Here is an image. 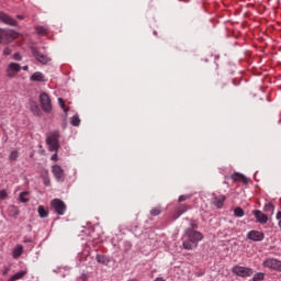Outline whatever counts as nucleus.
I'll list each match as a JSON object with an SVG mask.
<instances>
[{
	"label": "nucleus",
	"mask_w": 281,
	"mask_h": 281,
	"mask_svg": "<svg viewBox=\"0 0 281 281\" xmlns=\"http://www.w3.org/2000/svg\"><path fill=\"white\" fill-rule=\"evenodd\" d=\"M184 235L187 239L183 240L182 247L183 249H187V250L196 249V247H199L200 240L203 238V233L199 231H192V228L186 229Z\"/></svg>",
	"instance_id": "nucleus-1"
},
{
	"label": "nucleus",
	"mask_w": 281,
	"mask_h": 281,
	"mask_svg": "<svg viewBox=\"0 0 281 281\" xmlns=\"http://www.w3.org/2000/svg\"><path fill=\"white\" fill-rule=\"evenodd\" d=\"M58 104H59L60 109H63L65 115L67 116V113H69V108H67V105H65V100H63V98H58Z\"/></svg>",
	"instance_id": "nucleus-28"
},
{
	"label": "nucleus",
	"mask_w": 281,
	"mask_h": 281,
	"mask_svg": "<svg viewBox=\"0 0 281 281\" xmlns=\"http://www.w3.org/2000/svg\"><path fill=\"white\" fill-rule=\"evenodd\" d=\"M10 161H16L19 159V151L12 150L9 156Z\"/></svg>",
	"instance_id": "nucleus-31"
},
{
	"label": "nucleus",
	"mask_w": 281,
	"mask_h": 281,
	"mask_svg": "<svg viewBox=\"0 0 281 281\" xmlns=\"http://www.w3.org/2000/svg\"><path fill=\"white\" fill-rule=\"evenodd\" d=\"M159 214H161V209H159V207L151 209V211H150L151 216H159Z\"/></svg>",
	"instance_id": "nucleus-33"
},
{
	"label": "nucleus",
	"mask_w": 281,
	"mask_h": 281,
	"mask_svg": "<svg viewBox=\"0 0 281 281\" xmlns=\"http://www.w3.org/2000/svg\"><path fill=\"white\" fill-rule=\"evenodd\" d=\"M5 199H8V191L1 190L0 191V200L5 201Z\"/></svg>",
	"instance_id": "nucleus-35"
},
{
	"label": "nucleus",
	"mask_w": 281,
	"mask_h": 281,
	"mask_svg": "<svg viewBox=\"0 0 281 281\" xmlns=\"http://www.w3.org/2000/svg\"><path fill=\"white\" fill-rule=\"evenodd\" d=\"M31 52L34 58L37 60V63H41L42 65H47V63L52 60V58L47 57V55L41 54V52H38V48L34 46L31 47Z\"/></svg>",
	"instance_id": "nucleus-7"
},
{
	"label": "nucleus",
	"mask_w": 281,
	"mask_h": 281,
	"mask_svg": "<svg viewBox=\"0 0 281 281\" xmlns=\"http://www.w3.org/2000/svg\"><path fill=\"white\" fill-rule=\"evenodd\" d=\"M227 198L225 195H216V193H212V205L221 210L225 204V200Z\"/></svg>",
	"instance_id": "nucleus-11"
},
{
	"label": "nucleus",
	"mask_w": 281,
	"mask_h": 281,
	"mask_svg": "<svg viewBox=\"0 0 281 281\" xmlns=\"http://www.w3.org/2000/svg\"><path fill=\"white\" fill-rule=\"evenodd\" d=\"M42 179H43L44 186H46V187L52 186V180L49 179V171L46 170V171L42 175Z\"/></svg>",
	"instance_id": "nucleus-24"
},
{
	"label": "nucleus",
	"mask_w": 281,
	"mask_h": 281,
	"mask_svg": "<svg viewBox=\"0 0 281 281\" xmlns=\"http://www.w3.org/2000/svg\"><path fill=\"white\" fill-rule=\"evenodd\" d=\"M187 229H192V232H196L195 229H199V224L196 223V221H191L190 227Z\"/></svg>",
	"instance_id": "nucleus-34"
},
{
	"label": "nucleus",
	"mask_w": 281,
	"mask_h": 281,
	"mask_svg": "<svg viewBox=\"0 0 281 281\" xmlns=\"http://www.w3.org/2000/svg\"><path fill=\"white\" fill-rule=\"evenodd\" d=\"M35 30L41 36H45V34H47V29H45L44 26H37L35 27Z\"/></svg>",
	"instance_id": "nucleus-32"
},
{
	"label": "nucleus",
	"mask_w": 281,
	"mask_h": 281,
	"mask_svg": "<svg viewBox=\"0 0 281 281\" xmlns=\"http://www.w3.org/2000/svg\"><path fill=\"white\" fill-rule=\"evenodd\" d=\"M252 214L257 220V223H260L261 225H266V223H268L269 221V217L267 216V214L262 213V211L260 210L252 211Z\"/></svg>",
	"instance_id": "nucleus-14"
},
{
	"label": "nucleus",
	"mask_w": 281,
	"mask_h": 281,
	"mask_svg": "<svg viewBox=\"0 0 281 281\" xmlns=\"http://www.w3.org/2000/svg\"><path fill=\"white\" fill-rule=\"evenodd\" d=\"M7 281H15V280H14V278H13V277H11V278H10L9 280H7Z\"/></svg>",
	"instance_id": "nucleus-43"
},
{
	"label": "nucleus",
	"mask_w": 281,
	"mask_h": 281,
	"mask_svg": "<svg viewBox=\"0 0 281 281\" xmlns=\"http://www.w3.org/2000/svg\"><path fill=\"white\" fill-rule=\"evenodd\" d=\"M50 207L54 210L55 214L63 216L67 212V204L60 199H54L50 201Z\"/></svg>",
	"instance_id": "nucleus-5"
},
{
	"label": "nucleus",
	"mask_w": 281,
	"mask_h": 281,
	"mask_svg": "<svg viewBox=\"0 0 281 281\" xmlns=\"http://www.w3.org/2000/svg\"><path fill=\"white\" fill-rule=\"evenodd\" d=\"M263 211L266 212V214H268L269 216H273V212H276V206L273 205V203L269 202L266 203L263 206Z\"/></svg>",
	"instance_id": "nucleus-21"
},
{
	"label": "nucleus",
	"mask_w": 281,
	"mask_h": 281,
	"mask_svg": "<svg viewBox=\"0 0 281 281\" xmlns=\"http://www.w3.org/2000/svg\"><path fill=\"white\" fill-rule=\"evenodd\" d=\"M30 80L31 82H45V75L41 71H36L30 77Z\"/></svg>",
	"instance_id": "nucleus-18"
},
{
	"label": "nucleus",
	"mask_w": 281,
	"mask_h": 281,
	"mask_svg": "<svg viewBox=\"0 0 281 281\" xmlns=\"http://www.w3.org/2000/svg\"><path fill=\"white\" fill-rule=\"evenodd\" d=\"M60 133L58 131L50 132V134L46 138V144L48 146L49 153H58V148H60Z\"/></svg>",
	"instance_id": "nucleus-2"
},
{
	"label": "nucleus",
	"mask_w": 281,
	"mask_h": 281,
	"mask_svg": "<svg viewBox=\"0 0 281 281\" xmlns=\"http://www.w3.org/2000/svg\"><path fill=\"white\" fill-rule=\"evenodd\" d=\"M97 262H99V265H109V262H111V259H109V257L104 256V255H97L95 257Z\"/></svg>",
	"instance_id": "nucleus-23"
},
{
	"label": "nucleus",
	"mask_w": 281,
	"mask_h": 281,
	"mask_svg": "<svg viewBox=\"0 0 281 281\" xmlns=\"http://www.w3.org/2000/svg\"><path fill=\"white\" fill-rule=\"evenodd\" d=\"M18 19L23 20V15H18Z\"/></svg>",
	"instance_id": "nucleus-44"
},
{
	"label": "nucleus",
	"mask_w": 281,
	"mask_h": 281,
	"mask_svg": "<svg viewBox=\"0 0 281 281\" xmlns=\"http://www.w3.org/2000/svg\"><path fill=\"white\" fill-rule=\"evenodd\" d=\"M0 22L4 23V25H11V27H16L18 25L16 20L4 12H0Z\"/></svg>",
	"instance_id": "nucleus-10"
},
{
	"label": "nucleus",
	"mask_w": 281,
	"mask_h": 281,
	"mask_svg": "<svg viewBox=\"0 0 281 281\" xmlns=\"http://www.w3.org/2000/svg\"><path fill=\"white\" fill-rule=\"evenodd\" d=\"M40 103L44 113H52V99H49V94L46 92L41 93Z\"/></svg>",
	"instance_id": "nucleus-6"
},
{
	"label": "nucleus",
	"mask_w": 281,
	"mask_h": 281,
	"mask_svg": "<svg viewBox=\"0 0 281 281\" xmlns=\"http://www.w3.org/2000/svg\"><path fill=\"white\" fill-rule=\"evenodd\" d=\"M50 159H52V161H58V151H55V154H53Z\"/></svg>",
	"instance_id": "nucleus-37"
},
{
	"label": "nucleus",
	"mask_w": 281,
	"mask_h": 281,
	"mask_svg": "<svg viewBox=\"0 0 281 281\" xmlns=\"http://www.w3.org/2000/svg\"><path fill=\"white\" fill-rule=\"evenodd\" d=\"M52 172L57 181H65V170H63V167H60L59 165H53Z\"/></svg>",
	"instance_id": "nucleus-8"
},
{
	"label": "nucleus",
	"mask_w": 281,
	"mask_h": 281,
	"mask_svg": "<svg viewBox=\"0 0 281 281\" xmlns=\"http://www.w3.org/2000/svg\"><path fill=\"white\" fill-rule=\"evenodd\" d=\"M19 38V33L14 30L0 29V45H10L13 41Z\"/></svg>",
	"instance_id": "nucleus-3"
},
{
	"label": "nucleus",
	"mask_w": 281,
	"mask_h": 281,
	"mask_svg": "<svg viewBox=\"0 0 281 281\" xmlns=\"http://www.w3.org/2000/svg\"><path fill=\"white\" fill-rule=\"evenodd\" d=\"M70 124H71L72 126H80V116H78V114H75V115L71 117Z\"/></svg>",
	"instance_id": "nucleus-29"
},
{
	"label": "nucleus",
	"mask_w": 281,
	"mask_h": 281,
	"mask_svg": "<svg viewBox=\"0 0 281 281\" xmlns=\"http://www.w3.org/2000/svg\"><path fill=\"white\" fill-rule=\"evenodd\" d=\"M37 213L40 218H47V216H49V211L47 209H45V206L40 205L37 207Z\"/></svg>",
	"instance_id": "nucleus-22"
},
{
	"label": "nucleus",
	"mask_w": 281,
	"mask_h": 281,
	"mask_svg": "<svg viewBox=\"0 0 281 281\" xmlns=\"http://www.w3.org/2000/svg\"><path fill=\"white\" fill-rule=\"evenodd\" d=\"M188 199H190V195H180L178 198V202L179 203H183V201H188Z\"/></svg>",
	"instance_id": "nucleus-36"
},
{
	"label": "nucleus",
	"mask_w": 281,
	"mask_h": 281,
	"mask_svg": "<svg viewBox=\"0 0 281 281\" xmlns=\"http://www.w3.org/2000/svg\"><path fill=\"white\" fill-rule=\"evenodd\" d=\"M234 216H236V218H243V216H245V210H243L240 206L235 207Z\"/></svg>",
	"instance_id": "nucleus-26"
},
{
	"label": "nucleus",
	"mask_w": 281,
	"mask_h": 281,
	"mask_svg": "<svg viewBox=\"0 0 281 281\" xmlns=\"http://www.w3.org/2000/svg\"><path fill=\"white\" fill-rule=\"evenodd\" d=\"M29 104H30L31 111L33 112V115H37L38 117L43 115V113L41 112V108H38V103L36 101L30 100Z\"/></svg>",
	"instance_id": "nucleus-17"
},
{
	"label": "nucleus",
	"mask_w": 281,
	"mask_h": 281,
	"mask_svg": "<svg viewBox=\"0 0 281 281\" xmlns=\"http://www.w3.org/2000/svg\"><path fill=\"white\" fill-rule=\"evenodd\" d=\"M25 276H27V271L25 270H21L19 272H16L15 274H13L11 278H13V280H21L23 278H25Z\"/></svg>",
	"instance_id": "nucleus-27"
},
{
	"label": "nucleus",
	"mask_w": 281,
	"mask_h": 281,
	"mask_svg": "<svg viewBox=\"0 0 281 281\" xmlns=\"http://www.w3.org/2000/svg\"><path fill=\"white\" fill-rule=\"evenodd\" d=\"M252 281H262L265 280V272H257L254 274Z\"/></svg>",
	"instance_id": "nucleus-30"
},
{
	"label": "nucleus",
	"mask_w": 281,
	"mask_h": 281,
	"mask_svg": "<svg viewBox=\"0 0 281 281\" xmlns=\"http://www.w3.org/2000/svg\"><path fill=\"white\" fill-rule=\"evenodd\" d=\"M277 221H281V211H278L277 213Z\"/></svg>",
	"instance_id": "nucleus-40"
},
{
	"label": "nucleus",
	"mask_w": 281,
	"mask_h": 281,
	"mask_svg": "<svg viewBox=\"0 0 281 281\" xmlns=\"http://www.w3.org/2000/svg\"><path fill=\"white\" fill-rule=\"evenodd\" d=\"M189 210L190 206H188L187 204H180L176 210L173 221H177V218H179L182 214H186V212H188Z\"/></svg>",
	"instance_id": "nucleus-16"
},
{
	"label": "nucleus",
	"mask_w": 281,
	"mask_h": 281,
	"mask_svg": "<svg viewBox=\"0 0 281 281\" xmlns=\"http://www.w3.org/2000/svg\"><path fill=\"white\" fill-rule=\"evenodd\" d=\"M232 272L239 278H251L254 276V269L243 266H234Z\"/></svg>",
	"instance_id": "nucleus-4"
},
{
	"label": "nucleus",
	"mask_w": 281,
	"mask_h": 281,
	"mask_svg": "<svg viewBox=\"0 0 281 281\" xmlns=\"http://www.w3.org/2000/svg\"><path fill=\"white\" fill-rule=\"evenodd\" d=\"M19 71H21V65L16 64V63H11L8 66L7 76L9 78H14V76H16L19 74Z\"/></svg>",
	"instance_id": "nucleus-12"
},
{
	"label": "nucleus",
	"mask_w": 281,
	"mask_h": 281,
	"mask_svg": "<svg viewBox=\"0 0 281 281\" xmlns=\"http://www.w3.org/2000/svg\"><path fill=\"white\" fill-rule=\"evenodd\" d=\"M8 212H9V216H11V218H19V214H21V210H19V206H16V205H10L8 207Z\"/></svg>",
	"instance_id": "nucleus-19"
},
{
	"label": "nucleus",
	"mask_w": 281,
	"mask_h": 281,
	"mask_svg": "<svg viewBox=\"0 0 281 281\" xmlns=\"http://www.w3.org/2000/svg\"><path fill=\"white\" fill-rule=\"evenodd\" d=\"M24 243H32V239H25Z\"/></svg>",
	"instance_id": "nucleus-42"
},
{
	"label": "nucleus",
	"mask_w": 281,
	"mask_h": 281,
	"mask_svg": "<svg viewBox=\"0 0 281 281\" xmlns=\"http://www.w3.org/2000/svg\"><path fill=\"white\" fill-rule=\"evenodd\" d=\"M22 69H23V71H27L30 69V67L29 66H23Z\"/></svg>",
	"instance_id": "nucleus-41"
},
{
	"label": "nucleus",
	"mask_w": 281,
	"mask_h": 281,
	"mask_svg": "<svg viewBox=\"0 0 281 281\" xmlns=\"http://www.w3.org/2000/svg\"><path fill=\"white\" fill-rule=\"evenodd\" d=\"M154 34H156V35H157V32H154Z\"/></svg>",
	"instance_id": "nucleus-46"
},
{
	"label": "nucleus",
	"mask_w": 281,
	"mask_h": 281,
	"mask_svg": "<svg viewBox=\"0 0 281 281\" xmlns=\"http://www.w3.org/2000/svg\"><path fill=\"white\" fill-rule=\"evenodd\" d=\"M12 256L16 260L23 256V245H18L15 248L12 250Z\"/></svg>",
	"instance_id": "nucleus-20"
},
{
	"label": "nucleus",
	"mask_w": 281,
	"mask_h": 281,
	"mask_svg": "<svg viewBox=\"0 0 281 281\" xmlns=\"http://www.w3.org/2000/svg\"><path fill=\"white\" fill-rule=\"evenodd\" d=\"M30 194L29 191H22L20 194H19V201L21 203H30V199H27L26 196Z\"/></svg>",
	"instance_id": "nucleus-25"
},
{
	"label": "nucleus",
	"mask_w": 281,
	"mask_h": 281,
	"mask_svg": "<svg viewBox=\"0 0 281 281\" xmlns=\"http://www.w3.org/2000/svg\"><path fill=\"white\" fill-rule=\"evenodd\" d=\"M278 225H279V227H280V229H281V220L279 221Z\"/></svg>",
	"instance_id": "nucleus-45"
},
{
	"label": "nucleus",
	"mask_w": 281,
	"mask_h": 281,
	"mask_svg": "<svg viewBox=\"0 0 281 281\" xmlns=\"http://www.w3.org/2000/svg\"><path fill=\"white\" fill-rule=\"evenodd\" d=\"M13 58H14V60H21L22 59L21 54H19V53L13 54Z\"/></svg>",
	"instance_id": "nucleus-39"
},
{
	"label": "nucleus",
	"mask_w": 281,
	"mask_h": 281,
	"mask_svg": "<svg viewBox=\"0 0 281 281\" xmlns=\"http://www.w3.org/2000/svg\"><path fill=\"white\" fill-rule=\"evenodd\" d=\"M248 240H254V243H260V240H265V233L259 231H250L247 234Z\"/></svg>",
	"instance_id": "nucleus-9"
},
{
	"label": "nucleus",
	"mask_w": 281,
	"mask_h": 281,
	"mask_svg": "<svg viewBox=\"0 0 281 281\" xmlns=\"http://www.w3.org/2000/svg\"><path fill=\"white\" fill-rule=\"evenodd\" d=\"M3 54H4V56H10V54H12V49H10V48H4V49H3Z\"/></svg>",
	"instance_id": "nucleus-38"
},
{
	"label": "nucleus",
	"mask_w": 281,
	"mask_h": 281,
	"mask_svg": "<svg viewBox=\"0 0 281 281\" xmlns=\"http://www.w3.org/2000/svg\"><path fill=\"white\" fill-rule=\"evenodd\" d=\"M263 265L268 267V269L281 271V261L278 259H267L266 261H263Z\"/></svg>",
	"instance_id": "nucleus-13"
},
{
	"label": "nucleus",
	"mask_w": 281,
	"mask_h": 281,
	"mask_svg": "<svg viewBox=\"0 0 281 281\" xmlns=\"http://www.w3.org/2000/svg\"><path fill=\"white\" fill-rule=\"evenodd\" d=\"M231 179H233L234 181H239L240 183H244V186L249 184V178H246L245 175H243L240 172L233 173L231 176Z\"/></svg>",
	"instance_id": "nucleus-15"
}]
</instances>
